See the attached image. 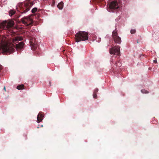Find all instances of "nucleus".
<instances>
[{"label":"nucleus","instance_id":"nucleus-9","mask_svg":"<svg viewBox=\"0 0 159 159\" xmlns=\"http://www.w3.org/2000/svg\"><path fill=\"white\" fill-rule=\"evenodd\" d=\"M14 22L12 20H9L7 22L6 28L8 29L9 28L12 27L14 25Z\"/></svg>","mask_w":159,"mask_h":159},{"label":"nucleus","instance_id":"nucleus-17","mask_svg":"<svg viewBox=\"0 0 159 159\" xmlns=\"http://www.w3.org/2000/svg\"><path fill=\"white\" fill-rule=\"evenodd\" d=\"M136 32V30H134V29H132V30H131L130 31V32L131 33V34H134Z\"/></svg>","mask_w":159,"mask_h":159},{"label":"nucleus","instance_id":"nucleus-12","mask_svg":"<svg viewBox=\"0 0 159 159\" xmlns=\"http://www.w3.org/2000/svg\"><path fill=\"white\" fill-rule=\"evenodd\" d=\"M24 85L21 84L17 86L16 88L19 90H22L24 89Z\"/></svg>","mask_w":159,"mask_h":159},{"label":"nucleus","instance_id":"nucleus-6","mask_svg":"<svg viewBox=\"0 0 159 159\" xmlns=\"http://www.w3.org/2000/svg\"><path fill=\"white\" fill-rule=\"evenodd\" d=\"M109 7L111 9H116L119 7L117 2L115 1L111 2Z\"/></svg>","mask_w":159,"mask_h":159},{"label":"nucleus","instance_id":"nucleus-16","mask_svg":"<svg viewBox=\"0 0 159 159\" xmlns=\"http://www.w3.org/2000/svg\"><path fill=\"white\" fill-rule=\"evenodd\" d=\"M93 96L94 98H97V95L96 94V93L95 92H93Z\"/></svg>","mask_w":159,"mask_h":159},{"label":"nucleus","instance_id":"nucleus-1","mask_svg":"<svg viewBox=\"0 0 159 159\" xmlns=\"http://www.w3.org/2000/svg\"><path fill=\"white\" fill-rule=\"evenodd\" d=\"M22 40V38L20 36L15 37L12 40V43H8L3 47V51L10 53L14 51L15 48H16L17 50L22 49L23 48L24 44L23 42H21L19 43L16 44V47L14 44L17 43L19 41Z\"/></svg>","mask_w":159,"mask_h":159},{"label":"nucleus","instance_id":"nucleus-7","mask_svg":"<svg viewBox=\"0 0 159 159\" xmlns=\"http://www.w3.org/2000/svg\"><path fill=\"white\" fill-rule=\"evenodd\" d=\"M30 46L32 47V48H37V45L36 41V39H34V40H33V39L30 40Z\"/></svg>","mask_w":159,"mask_h":159},{"label":"nucleus","instance_id":"nucleus-4","mask_svg":"<svg viewBox=\"0 0 159 159\" xmlns=\"http://www.w3.org/2000/svg\"><path fill=\"white\" fill-rule=\"evenodd\" d=\"M22 23L26 25H29L33 23V20L31 16H25L21 19Z\"/></svg>","mask_w":159,"mask_h":159},{"label":"nucleus","instance_id":"nucleus-11","mask_svg":"<svg viewBox=\"0 0 159 159\" xmlns=\"http://www.w3.org/2000/svg\"><path fill=\"white\" fill-rule=\"evenodd\" d=\"M63 3L61 2H60L57 5V7L60 10H61L63 7Z\"/></svg>","mask_w":159,"mask_h":159},{"label":"nucleus","instance_id":"nucleus-15","mask_svg":"<svg viewBox=\"0 0 159 159\" xmlns=\"http://www.w3.org/2000/svg\"><path fill=\"white\" fill-rule=\"evenodd\" d=\"M141 92L143 93H148V92L145 89H142L141 90Z\"/></svg>","mask_w":159,"mask_h":159},{"label":"nucleus","instance_id":"nucleus-3","mask_svg":"<svg viewBox=\"0 0 159 159\" xmlns=\"http://www.w3.org/2000/svg\"><path fill=\"white\" fill-rule=\"evenodd\" d=\"M120 47L119 46H115L109 49L110 54L116 55H119L120 54Z\"/></svg>","mask_w":159,"mask_h":159},{"label":"nucleus","instance_id":"nucleus-8","mask_svg":"<svg viewBox=\"0 0 159 159\" xmlns=\"http://www.w3.org/2000/svg\"><path fill=\"white\" fill-rule=\"evenodd\" d=\"M43 114H41V113L39 112L38 114V116L37 117V122L38 123L42 121L43 120Z\"/></svg>","mask_w":159,"mask_h":159},{"label":"nucleus","instance_id":"nucleus-2","mask_svg":"<svg viewBox=\"0 0 159 159\" xmlns=\"http://www.w3.org/2000/svg\"><path fill=\"white\" fill-rule=\"evenodd\" d=\"M75 41L78 43L80 41H84L88 39V36L87 33L84 31H79L75 35Z\"/></svg>","mask_w":159,"mask_h":159},{"label":"nucleus","instance_id":"nucleus-10","mask_svg":"<svg viewBox=\"0 0 159 159\" xmlns=\"http://www.w3.org/2000/svg\"><path fill=\"white\" fill-rule=\"evenodd\" d=\"M7 21L6 20L3 21L2 22L0 23V28L5 29L6 28V25H7Z\"/></svg>","mask_w":159,"mask_h":159},{"label":"nucleus","instance_id":"nucleus-13","mask_svg":"<svg viewBox=\"0 0 159 159\" xmlns=\"http://www.w3.org/2000/svg\"><path fill=\"white\" fill-rule=\"evenodd\" d=\"M15 11L14 10H11L9 11V14L10 16H11L15 13Z\"/></svg>","mask_w":159,"mask_h":159},{"label":"nucleus","instance_id":"nucleus-18","mask_svg":"<svg viewBox=\"0 0 159 159\" xmlns=\"http://www.w3.org/2000/svg\"><path fill=\"white\" fill-rule=\"evenodd\" d=\"M30 9L29 8H27L25 10L23 13H25L27 12L28 11H29Z\"/></svg>","mask_w":159,"mask_h":159},{"label":"nucleus","instance_id":"nucleus-20","mask_svg":"<svg viewBox=\"0 0 159 159\" xmlns=\"http://www.w3.org/2000/svg\"><path fill=\"white\" fill-rule=\"evenodd\" d=\"M153 62L154 63H157V61L156 60H154L153 61Z\"/></svg>","mask_w":159,"mask_h":159},{"label":"nucleus","instance_id":"nucleus-14","mask_svg":"<svg viewBox=\"0 0 159 159\" xmlns=\"http://www.w3.org/2000/svg\"><path fill=\"white\" fill-rule=\"evenodd\" d=\"M37 11V8L35 7V8H33L32 9L31 12L32 13H34L35 12H36Z\"/></svg>","mask_w":159,"mask_h":159},{"label":"nucleus","instance_id":"nucleus-19","mask_svg":"<svg viewBox=\"0 0 159 159\" xmlns=\"http://www.w3.org/2000/svg\"><path fill=\"white\" fill-rule=\"evenodd\" d=\"M98 89L97 88H96L94 89L93 92H95L96 93L98 92Z\"/></svg>","mask_w":159,"mask_h":159},{"label":"nucleus","instance_id":"nucleus-5","mask_svg":"<svg viewBox=\"0 0 159 159\" xmlns=\"http://www.w3.org/2000/svg\"><path fill=\"white\" fill-rule=\"evenodd\" d=\"M113 38L115 43L120 44L121 43V38L118 36L117 32L114 31L112 33Z\"/></svg>","mask_w":159,"mask_h":159},{"label":"nucleus","instance_id":"nucleus-21","mask_svg":"<svg viewBox=\"0 0 159 159\" xmlns=\"http://www.w3.org/2000/svg\"><path fill=\"white\" fill-rule=\"evenodd\" d=\"M4 89L5 91H6V89L5 87H4Z\"/></svg>","mask_w":159,"mask_h":159}]
</instances>
